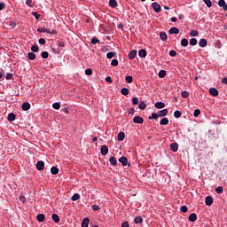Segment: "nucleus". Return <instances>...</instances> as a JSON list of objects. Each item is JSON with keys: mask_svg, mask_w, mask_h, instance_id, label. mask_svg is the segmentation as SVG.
<instances>
[{"mask_svg": "<svg viewBox=\"0 0 227 227\" xmlns=\"http://www.w3.org/2000/svg\"><path fill=\"white\" fill-rule=\"evenodd\" d=\"M154 107L156 109H164L166 107V104L162 101H158L154 104Z\"/></svg>", "mask_w": 227, "mask_h": 227, "instance_id": "6e6552de", "label": "nucleus"}, {"mask_svg": "<svg viewBox=\"0 0 227 227\" xmlns=\"http://www.w3.org/2000/svg\"><path fill=\"white\" fill-rule=\"evenodd\" d=\"M41 58H43V59H47V58H49V53L47 51H43L41 53Z\"/></svg>", "mask_w": 227, "mask_h": 227, "instance_id": "8fccbe9b", "label": "nucleus"}, {"mask_svg": "<svg viewBox=\"0 0 227 227\" xmlns=\"http://www.w3.org/2000/svg\"><path fill=\"white\" fill-rule=\"evenodd\" d=\"M72 201H77L78 200H81V195H79V193H74L72 197H71Z\"/></svg>", "mask_w": 227, "mask_h": 227, "instance_id": "f704fd0d", "label": "nucleus"}, {"mask_svg": "<svg viewBox=\"0 0 227 227\" xmlns=\"http://www.w3.org/2000/svg\"><path fill=\"white\" fill-rule=\"evenodd\" d=\"M215 192H217V194H223V186H217L215 189Z\"/></svg>", "mask_w": 227, "mask_h": 227, "instance_id": "c03bdc74", "label": "nucleus"}, {"mask_svg": "<svg viewBox=\"0 0 227 227\" xmlns=\"http://www.w3.org/2000/svg\"><path fill=\"white\" fill-rule=\"evenodd\" d=\"M218 6L223 8V12H227V4L225 0H219Z\"/></svg>", "mask_w": 227, "mask_h": 227, "instance_id": "20e7f679", "label": "nucleus"}, {"mask_svg": "<svg viewBox=\"0 0 227 227\" xmlns=\"http://www.w3.org/2000/svg\"><path fill=\"white\" fill-rule=\"evenodd\" d=\"M21 107L23 111H29L31 109V104L29 102H23Z\"/></svg>", "mask_w": 227, "mask_h": 227, "instance_id": "9b49d317", "label": "nucleus"}, {"mask_svg": "<svg viewBox=\"0 0 227 227\" xmlns=\"http://www.w3.org/2000/svg\"><path fill=\"white\" fill-rule=\"evenodd\" d=\"M121 95H124V97H127V95H129L130 93V90L127 87H123L121 90Z\"/></svg>", "mask_w": 227, "mask_h": 227, "instance_id": "5701e85b", "label": "nucleus"}, {"mask_svg": "<svg viewBox=\"0 0 227 227\" xmlns=\"http://www.w3.org/2000/svg\"><path fill=\"white\" fill-rule=\"evenodd\" d=\"M53 109H56V111H59V109L61 108V105L59 104V102H55L52 105Z\"/></svg>", "mask_w": 227, "mask_h": 227, "instance_id": "e433bc0d", "label": "nucleus"}, {"mask_svg": "<svg viewBox=\"0 0 227 227\" xmlns=\"http://www.w3.org/2000/svg\"><path fill=\"white\" fill-rule=\"evenodd\" d=\"M6 8V4H4V2H0V12H2V10H4Z\"/></svg>", "mask_w": 227, "mask_h": 227, "instance_id": "052dcab7", "label": "nucleus"}, {"mask_svg": "<svg viewBox=\"0 0 227 227\" xmlns=\"http://www.w3.org/2000/svg\"><path fill=\"white\" fill-rule=\"evenodd\" d=\"M27 58L30 59V61H35V59H36V54H35L34 51L28 52Z\"/></svg>", "mask_w": 227, "mask_h": 227, "instance_id": "aec40b11", "label": "nucleus"}, {"mask_svg": "<svg viewBox=\"0 0 227 227\" xmlns=\"http://www.w3.org/2000/svg\"><path fill=\"white\" fill-rule=\"evenodd\" d=\"M199 35H200V32H198V30H192L190 32L191 36H198Z\"/></svg>", "mask_w": 227, "mask_h": 227, "instance_id": "603ef678", "label": "nucleus"}, {"mask_svg": "<svg viewBox=\"0 0 227 227\" xmlns=\"http://www.w3.org/2000/svg\"><path fill=\"white\" fill-rule=\"evenodd\" d=\"M205 203L207 207H212V204L214 203V199L212 196H207L205 199Z\"/></svg>", "mask_w": 227, "mask_h": 227, "instance_id": "423d86ee", "label": "nucleus"}, {"mask_svg": "<svg viewBox=\"0 0 227 227\" xmlns=\"http://www.w3.org/2000/svg\"><path fill=\"white\" fill-rule=\"evenodd\" d=\"M169 56H171V58H175V56H176V51L171 50V51H169Z\"/></svg>", "mask_w": 227, "mask_h": 227, "instance_id": "680f3d73", "label": "nucleus"}, {"mask_svg": "<svg viewBox=\"0 0 227 227\" xmlns=\"http://www.w3.org/2000/svg\"><path fill=\"white\" fill-rule=\"evenodd\" d=\"M125 81H126V82H128V84H130V83L133 82L134 77H132V75H127V76L125 77Z\"/></svg>", "mask_w": 227, "mask_h": 227, "instance_id": "2f4dec72", "label": "nucleus"}, {"mask_svg": "<svg viewBox=\"0 0 227 227\" xmlns=\"http://www.w3.org/2000/svg\"><path fill=\"white\" fill-rule=\"evenodd\" d=\"M209 95H212V97H219V90H217L215 88L211 87L208 90Z\"/></svg>", "mask_w": 227, "mask_h": 227, "instance_id": "7ed1b4c3", "label": "nucleus"}, {"mask_svg": "<svg viewBox=\"0 0 227 227\" xmlns=\"http://www.w3.org/2000/svg\"><path fill=\"white\" fill-rule=\"evenodd\" d=\"M169 123V119L168 118H162L160 121V125H168Z\"/></svg>", "mask_w": 227, "mask_h": 227, "instance_id": "c756f323", "label": "nucleus"}, {"mask_svg": "<svg viewBox=\"0 0 227 227\" xmlns=\"http://www.w3.org/2000/svg\"><path fill=\"white\" fill-rule=\"evenodd\" d=\"M200 114H201V110L200 109H195L194 112H193V116L195 118H198V116H200Z\"/></svg>", "mask_w": 227, "mask_h": 227, "instance_id": "49530a36", "label": "nucleus"}, {"mask_svg": "<svg viewBox=\"0 0 227 227\" xmlns=\"http://www.w3.org/2000/svg\"><path fill=\"white\" fill-rule=\"evenodd\" d=\"M109 162L112 166H118V160H116V158L114 156H111L109 158Z\"/></svg>", "mask_w": 227, "mask_h": 227, "instance_id": "4468645a", "label": "nucleus"}, {"mask_svg": "<svg viewBox=\"0 0 227 227\" xmlns=\"http://www.w3.org/2000/svg\"><path fill=\"white\" fill-rule=\"evenodd\" d=\"M91 208L94 212L100 210V207L98 205H92Z\"/></svg>", "mask_w": 227, "mask_h": 227, "instance_id": "13d9d810", "label": "nucleus"}, {"mask_svg": "<svg viewBox=\"0 0 227 227\" xmlns=\"http://www.w3.org/2000/svg\"><path fill=\"white\" fill-rule=\"evenodd\" d=\"M31 14L33 15V17H35V20H40L41 15L37 12H32Z\"/></svg>", "mask_w": 227, "mask_h": 227, "instance_id": "a18cd8bd", "label": "nucleus"}, {"mask_svg": "<svg viewBox=\"0 0 227 227\" xmlns=\"http://www.w3.org/2000/svg\"><path fill=\"white\" fill-rule=\"evenodd\" d=\"M203 3L207 6V8H212V1L211 0H203Z\"/></svg>", "mask_w": 227, "mask_h": 227, "instance_id": "09e8293b", "label": "nucleus"}, {"mask_svg": "<svg viewBox=\"0 0 227 227\" xmlns=\"http://www.w3.org/2000/svg\"><path fill=\"white\" fill-rule=\"evenodd\" d=\"M174 117L176 118H181L182 117V112H180V110H176L174 112Z\"/></svg>", "mask_w": 227, "mask_h": 227, "instance_id": "79ce46f5", "label": "nucleus"}, {"mask_svg": "<svg viewBox=\"0 0 227 227\" xmlns=\"http://www.w3.org/2000/svg\"><path fill=\"white\" fill-rule=\"evenodd\" d=\"M132 104H133V106H137L138 104H139V98H132Z\"/></svg>", "mask_w": 227, "mask_h": 227, "instance_id": "4d7b16f0", "label": "nucleus"}, {"mask_svg": "<svg viewBox=\"0 0 227 227\" xmlns=\"http://www.w3.org/2000/svg\"><path fill=\"white\" fill-rule=\"evenodd\" d=\"M26 4L27 6H29V8H33V6H35V2H33V0H27Z\"/></svg>", "mask_w": 227, "mask_h": 227, "instance_id": "37998d69", "label": "nucleus"}, {"mask_svg": "<svg viewBox=\"0 0 227 227\" xmlns=\"http://www.w3.org/2000/svg\"><path fill=\"white\" fill-rule=\"evenodd\" d=\"M58 45L59 47H65V42H63V40H59Z\"/></svg>", "mask_w": 227, "mask_h": 227, "instance_id": "0e129e2a", "label": "nucleus"}, {"mask_svg": "<svg viewBox=\"0 0 227 227\" xmlns=\"http://www.w3.org/2000/svg\"><path fill=\"white\" fill-rule=\"evenodd\" d=\"M158 116H160V118H164V116H168V109H162L158 111Z\"/></svg>", "mask_w": 227, "mask_h": 227, "instance_id": "9d476101", "label": "nucleus"}, {"mask_svg": "<svg viewBox=\"0 0 227 227\" xmlns=\"http://www.w3.org/2000/svg\"><path fill=\"white\" fill-rule=\"evenodd\" d=\"M38 42L41 45H45V40L43 38H40Z\"/></svg>", "mask_w": 227, "mask_h": 227, "instance_id": "69168bd1", "label": "nucleus"}, {"mask_svg": "<svg viewBox=\"0 0 227 227\" xmlns=\"http://www.w3.org/2000/svg\"><path fill=\"white\" fill-rule=\"evenodd\" d=\"M221 82H223V84H227V77L222 78Z\"/></svg>", "mask_w": 227, "mask_h": 227, "instance_id": "774afa93", "label": "nucleus"}, {"mask_svg": "<svg viewBox=\"0 0 227 227\" xmlns=\"http://www.w3.org/2000/svg\"><path fill=\"white\" fill-rule=\"evenodd\" d=\"M188 210L189 208L187 207V206H182L180 208V211L183 212V214H187Z\"/></svg>", "mask_w": 227, "mask_h": 227, "instance_id": "3c124183", "label": "nucleus"}, {"mask_svg": "<svg viewBox=\"0 0 227 227\" xmlns=\"http://www.w3.org/2000/svg\"><path fill=\"white\" fill-rule=\"evenodd\" d=\"M51 175H58V173H59V168H58V167H51Z\"/></svg>", "mask_w": 227, "mask_h": 227, "instance_id": "c85d7f7f", "label": "nucleus"}, {"mask_svg": "<svg viewBox=\"0 0 227 227\" xmlns=\"http://www.w3.org/2000/svg\"><path fill=\"white\" fill-rule=\"evenodd\" d=\"M169 35H178L180 33V29H178L176 27H173L168 30Z\"/></svg>", "mask_w": 227, "mask_h": 227, "instance_id": "f8f14e48", "label": "nucleus"}, {"mask_svg": "<svg viewBox=\"0 0 227 227\" xmlns=\"http://www.w3.org/2000/svg\"><path fill=\"white\" fill-rule=\"evenodd\" d=\"M190 45H192V47H194L195 45H198V39L196 38H192L190 40Z\"/></svg>", "mask_w": 227, "mask_h": 227, "instance_id": "ea45409f", "label": "nucleus"}, {"mask_svg": "<svg viewBox=\"0 0 227 227\" xmlns=\"http://www.w3.org/2000/svg\"><path fill=\"white\" fill-rule=\"evenodd\" d=\"M171 152H178V144L176 142L170 144Z\"/></svg>", "mask_w": 227, "mask_h": 227, "instance_id": "2eb2a0df", "label": "nucleus"}, {"mask_svg": "<svg viewBox=\"0 0 227 227\" xmlns=\"http://www.w3.org/2000/svg\"><path fill=\"white\" fill-rule=\"evenodd\" d=\"M119 162H121L122 166H127L129 164V160L127 159V157L121 156V158H119Z\"/></svg>", "mask_w": 227, "mask_h": 227, "instance_id": "1a4fd4ad", "label": "nucleus"}, {"mask_svg": "<svg viewBox=\"0 0 227 227\" xmlns=\"http://www.w3.org/2000/svg\"><path fill=\"white\" fill-rule=\"evenodd\" d=\"M151 6L156 13H160V12H162V8L160 7V4H159V3L157 2L153 3Z\"/></svg>", "mask_w": 227, "mask_h": 227, "instance_id": "f257e3e1", "label": "nucleus"}, {"mask_svg": "<svg viewBox=\"0 0 227 227\" xmlns=\"http://www.w3.org/2000/svg\"><path fill=\"white\" fill-rule=\"evenodd\" d=\"M208 42L207 41V39H200L199 42V46L201 48L207 47Z\"/></svg>", "mask_w": 227, "mask_h": 227, "instance_id": "f3484780", "label": "nucleus"}, {"mask_svg": "<svg viewBox=\"0 0 227 227\" xmlns=\"http://www.w3.org/2000/svg\"><path fill=\"white\" fill-rule=\"evenodd\" d=\"M160 38L162 42H166L168 40V34H166V32H160Z\"/></svg>", "mask_w": 227, "mask_h": 227, "instance_id": "b1692460", "label": "nucleus"}, {"mask_svg": "<svg viewBox=\"0 0 227 227\" xmlns=\"http://www.w3.org/2000/svg\"><path fill=\"white\" fill-rule=\"evenodd\" d=\"M189 221L191 223H194L197 219H198V215H196V213H192L190 215H189Z\"/></svg>", "mask_w": 227, "mask_h": 227, "instance_id": "6ab92c4d", "label": "nucleus"}, {"mask_svg": "<svg viewBox=\"0 0 227 227\" xmlns=\"http://www.w3.org/2000/svg\"><path fill=\"white\" fill-rule=\"evenodd\" d=\"M36 169L38 171H43V169H45V163L43 162V160H39L36 163Z\"/></svg>", "mask_w": 227, "mask_h": 227, "instance_id": "f03ea898", "label": "nucleus"}, {"mask_svg": "<svg viewBox=\"0 0 227 227\" xmlns=\"http://www.w3.org/2000/svg\"><path fill=\"white\" fill-rule=\"evenodd\" d=\"M138 56H139V58H146V50L141 49L138 51Z\"/></svg>", "mask_w": 227, "mask_h": 227, "instance_id": "a878e982", "label": "nucleus"}, {"mask_svg": "<svg viewBox=\"0 0 227 227\" xmlns=\"http://www.w3.org/2000/svg\"><path fill=\"white\" fill-rule=\"evenodd\" d=\"M181 97H182L183 98H188V97H189V91L184 90V91L181 93Z\"/></svg>", "mask_w": 227, "mask_h": 227, "instance_id": "de8ad7c7", "label": "nucleus"}, {"mask_svg": "<svg viewBox=\"0 0 227 227\" xmlns=\"http://www.w3.org/2000/svg\"><path fill=\"white\" fill-rule=\"evenodd\" d=\"M16 118H17V115H15V114L10 113L8 114L7 120L8 121H15Z\"/></svg>", "mask_w": 227, "mask_h": 227, "instance_id": "a211bd4d", "label": "nucleus"}, {"mask_svg": "<svg viewBox=\"0 0 227 227\" xmlns=\"http://www.w3.org/2000/svg\"><path fill=\"white\" fill-rule=\"evenodd\" d=\"M181 45H182V47H187V45H189V41L185 38H183L181 40Z\"/></svg>", "mask_w": 227, "mask_h": 227, "instance_id": "4c0bfd02", "label": "nucleus"}, {"mask_svg": "<svg viewBox=\"0 0 227 227\" xmlns=\"http://www.w3.org/2000/svg\"><path fill=\"white\" fill-rule=\"evenodd\" d=\"M100 153L103 156L107 155V153H109V147H107V145H102L100 149Z\"/></svg>", "mask_w": 227, "mask_h": 227, "instance_id": "0eeeda50", "label": "nucleus"}, {"mask_svg": "<svg viewBox=\"0 0 227 227\" xmlns=\"http://www.w3.org/2000/svg\"><path fill=\"white\" fill-rule=\"evenodd\" d=\"M138 109H141L142 111H145V109H146V103L145 101H141L138 104Z\"/></svg>", "mask_w": 227, "mask_h": 227, "instance_id": "bb28decb", "label": "nucleus"}, {"mask_svg": "<svg viewBox=\"0 0 227 227\" xmlns=\"http://www.w3.org/2000/svg\"><path fill=\"white\" fill-rule=\"evenodd\" d=\"M134 223H136V224H141V223H143V217H141V216L135 217Z\"/></svg>", "mask_w": 227, "mask_h": 227, "instance_id": "72a5a7b5", "label": "nucleus"}, {"mask_svg": "<svg viewBox=\"0 0 227 227\" xmlns=\"http://www.w3.org/2000/svg\"><path fill=\"white\" fill-rule=\"evenodd\" d=\"M31 51L32 52H38V51H40V48H38L37 44H35L31 47Z\"/></svg>", "mask_w": 227, "mask_h": 227, "instance_id": "864d4df0", "label": "nucleus"}, {"mask_svg": "<svg viewBox=\"0 0 227 227\" xmlns=\"http://www.w3.org/2000/svg\"><path fill=\"white\" fill-rule=\"evenodd\" d=\"M52 221H54V223H59V215H58V214H53L51 215Z\"/></svg>", "mask_w": 227, "mask_h": 227, "instance_id": "473e14b6", "label": "nucleus"}, {"mask_svg": "<svg viewBox=\"0 0 227 227\" xmlns=\"http://www.w3.org/2000/svg\"><path fill=\"white\" fill-rule=\"evenodd\" d=\"M159 113H153L151 116L148 117L149 120H158Z\"/></svg>", "mask_w": 227, "mask_h": 227, "instance_id": "c9c22d12", "label": "nucleus"}, {"mask_svg": "<svg viewBox=\"0 0 227 227\" xmlns=\"http://www.w3.org/2000/svg\"><path fill=\"white\" fill-rule=\"evenodd\" d=\"M114 56H116V51H110V52L106 53L107 59H113V58H114Z\"/></svg>", "mask_w": 227, "mask_h": 227, "instance_id": "cd10ccee", "label": "nucleus"}, {"mask_svg": "<svg viewBox=\"0 0 227 227\" xmlns=\"http://www.w3.org/2000/svg\"><path fill=\"white\" fill-rule=\"evenodd\" d=\"M93 74V69L91 68H87L85 70V75H92Z\"/></svg>", "mask_w": 227, "mask_h": 227, "instance_id": "5fc2aeb1", "label": "nucleus"}, {"mask_svg": "<svg viewBox=\"0 0 227 227\" xmlns=\"http://www.w3.org/2000/svg\"><path fill=\"white\" fill-rule=\"evenodd\" d=\"M37 32L38 33H48V34H51V29L47 28V27H38L37 28Z\"/></svg>", "mask_w": 227, "mask_h": 227, "instance_id": "412c9836", "label": "nucleus"}, {"mask_svg": "<svg viewBox=\"0 0 227 227\" xmlns=\"http://www.w3.org/2000/svg\"><path fill=\"white\" fill-rule=\"evenodd\" d=\"M117 139H118V141H123V139H125V133L124 132H120L117 135Z\"/></svg>", "mask_w": 227, "mask_h": 227, "instance_id": "7c9ffc66", "label": "nucleus"}, {"mask_svg": "<svg viewBox=\"0 0 227 227\" xmlns=\"http://www.w3.org/2000/svg\"><path fill=\"white\" fill-rule=\"evenodd\" d=\"M5 79H6L7 81H10V80L13 79V74H12V73H7V74H6V76H5Z\"/></svg>", "mask_w": 227, "mask_h": 227, "instance_id": "6e6d98bb", "label": "nucleus"}, {"mask_svg": "<svg viewBox=\"0 0 227 227\" xmlns=\"http://www.w3.org/2000/svg\"><path fill=\"white\" fill-rule=\"evenodd\" d=\"M112 67H118V59H114L111 62Z\"/></svg>", "mask_w": 227, "mask_h": 227, "instance_id": "bf43d9fd", "label": "nucleus"}, {"mask_svg": "<svg viewBox=\"0 0 227 227\" xmlns=\"http://www.w3.org/2000/svg\"><path fill=\"white\" fill-rule=\"evenodd\" d=\"M88 226H90V218L85 217L82 219V227H88Z\"/></svg>", "mask_w": 227, "mask_h": 227, "instance_id": "dca6fc26", "label": "nucleus"}, {"mask_svg": "<svg viewBox=\"0 0 227 227\" xmlns=\"http://www.w3.org/2000/svg\"><path fill=\"white\" fill-rule=\"evenodd\" d=\"M90 43L92 45H97V43H100V40H98V38L97 37H93L91 40H90Z\"/></svg>", "mask_w": 227, "mask_h": 227, "instance_id": "58836bf2", "label": "nucleus"}, {"mask_svg": "<svg viewBox=\"0 0 227 227\" xmlns=\"http://www.w3.org/2000/svg\"><path fill=\"white\" fill-rule=\"evenodd\" d=\"M105 81H106V82H113V78H111V76H106V78H105Z\"/></svg>", "mask_w": 227, "mask_h": 227, "instance_id": "e2e57ef3", "label": "nucleus"}, {"mask_svg": "<svg viewBox=\"0 0 227 227\" xmlns=\"http://www.w3.org/2000/svg\"><path fill=\"white\" fill-rule=\"evenodd\" d=\"M128 56H129V59H134V58H136V56H137V50H133V51H129Z\"/></svg>", "mask_w": 227, "mask_h": 227, "instance_id": "ddd939ff", "label": "nucleus"}, {"mask_svg": "<svg viewBox=\"0 0 227 227\" xmlns=\"http://www.w3.org/2000/svg\"><path fill=\"white\" fill-rule=\"evenodd\" d=\"M160 79H164L166 77V70H160L158 74Z\"/></svg>", "mask_w": 227, "mask_h": 227, "instance_id": "a19ab883", "label": "nucleus"}, {"mask_svg": "<svg viewBox=\"0 0 227 227\" xmlns=\"http://www.w3.org/2000/svg\"><path fill=\"white\" fill-rule=\"evenodd\" d=\"M110 8H116L118 6V2L116 0H109Z\"/></svg>", "mask_w": 227, "mask_h": 227, "instance_id": "393cba45", "label": "nucleus"}, {"mask_svg": "<svg viewBox=\"0 0 227 227\" xmlns=\"http://www.w3.org/2000/svg\"><path fill=\"white\" fill-rule=\"evenodd\" d=\"M145 121V119H143V117L137 115V116H135L133 118V122L134 123H138L139 125L143 124Z\"/></svg>", "mask_w": 227, "mask_h": 227, "instance_id": "39448f33", "label": "nucleus"}, {"mask_svg": "<svg viewBox=\"0 0 227 227\" xmlns=\"http://www.w3.org/2000/svg\"><path fill=\"white\" fill-rule=\"evenodd\" d=\"M36 219H37L38 223H43V221H45V215L38 214L36 216Z\"/></svg>", "mask_w": 227, "mask_h": 227, "instance_id": "4be33fe9", "label": "nucleus"}, {"mask_svg": "<svg viewBox=\"0 0 227 227\" xmlns=\"http://www.w3.org/2000/svg\"><path fill=\"white\" fill-rule=\"evenodd\" d=\"M121 227H130V226L129 225V222L125 221L121 223Z\"/></svg>", "mask_w": 227, "mask_h": 227, "instance_id": "338daca9", "label": "nucleus"}]
</instances>
